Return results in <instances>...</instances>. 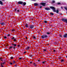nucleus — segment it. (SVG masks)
<instances>
[{
	"label": "nucleus",
	"mask_w": 67,
	"mask_h": 67,
	"mask_svg": "<svg viewBox=\"0 0 67 67\" xmlns=\"http://www.w3.org/2000/svg\"><path fill=\"white\" fill-rule=\"evenodd\" d=\"M26 53V52H24V54H25V53Z\"/></svg>",
	"instance_id": "nucleus-47"
},
{
	"label": "nucleus",
	"mask_w": 67,
	"mask_h": 67,
	"mask_svg": "<svg viewBox=\"0 0 67 67\" xmlns=\"http://www.w3.org/2000/svg\"><path fill=\"white\" fill-rule=\"evenodd\" d=\"M12 45H14V46H15H15H16V44H12Z\"/></svg>",
	"instance_id": "nucleus-21"
},
{
	"label": "nucleus",
	"mask_w": 67,
	"mask_h": 67,
	"mask_svg": "<svg viewBox=\"0 0 67 67\" xmlns=\"http://www.w3.org/2000/svg\"><path fill=\"white\" fill-rule=\"evenodd\" d=\"M32 38L34 40H36V38H35V36H32Z\"/></svg>",
	"instance_id": "nucleus-17"
},
{
	"label": "nucleus",
	"mask_w": 67,
	"mask_h": 67,
	"mask_svg": "<svg viewBox=\"0 0 67 67\" xmlns=\"http://www.w3.org/2000/svg\"><path fill=\"white\" fill-rule=\"evenodd\" d=\"M62 21H64V22H66V23H67V19H63Z\"/></svg>",
	"instance_id": "nucleus-2"
},
{
	"label": "nucleus",
	"mask_w": 67,
	"mask_h": 67,
	"mask_svg": "<svg viewBox=\"0 0 67 67\" xmlns=\"http://www.w3.org/2000/svg\"><path fill=\"white\" fill-rule=\"evenodd\" d=\"M64 60L63 59H62L61 60V62H64Z\"/></svg>",
	"instance_id": "nucleus-30"
},
{
	"label": "nucleus",
	"mask_w": 67,
	"mask_h": 67,
	"mask_svg": "<svg viewBox=\"0 0 67 67\" xmlns=\"http://www.w3.org/2000/svg\"><path fill=\"white\" fill-rule=\"evenodd\" d=\"M13 48H14H14H15V47H14Z\"/></svg>",
	"instance_id": "nucleus-48"
},
{
	"label": "nucleus",
	"mask_w": 67,
	"mask_h": 67,
	"mask_svg": "<svg viewBox=\"0 0 67 67\" xmlns=\"http://www.w3.org/2000/svg\"><path fill=\"white\" fill-rule=\"evenodd\" d=\"M50 14L51 15H53L54 14H53V13H50Z\"/></svg>",
	"instance_id": "nucleus-28"
},
{
	"label": "nucleus",
	"mask_w": 67,
	"mask_h": 67,
	"mask_svg": "<svg viewBox=\"0 0 67 67\" xmlns=\"http://www.w3.org/2000/svg\"><path fill=\"white\" fill-rule=\"evenodd\" d=\"M33 1H35V0H32Z\"/></svg>",
	"instance_id": "nucleus-58"
},
{
	"label": "nucleus",
	"mask_w": 67,
	"mask_h": 67,
	"mask_svg": "<svg viewBox=\"0 0 67 67\" xmlns=\"http://www.w3.org/2000/svg\"><path fill=\"white\" fill-rule=\"evenodd\" d=\"M50 8L52 9V10H53V12H56L57 13H58V10H57L56 11V10H55V8L54 7H50Z\"/></svg>",
	"instance_id": "nucleus-1"
},
{
	"label": "nucleus",
	"mask_w": 67,
	"mask_h": 67,
	"mask_svg": "<svg viewBox=\"0 0 67 67\" xmlns=\"http://www.w3.org/2000/svg\"><path fill=\"white\" fill-rule=\"evenodd\" d=\"M29 27L30 29H33V27H34V25H31L29 26Z\"/></svg>",
	"instance_id": "nucleus-4"
},
{
	"label": "nucleus",
	"mask_w": 67,
	"mask_h": 67,
	"mask_svg": "<svg viewBox=\"0 0 67 67\" xmlns=\"http://www.w3.org/2000/svg\"><path fill=\"white\" fill-rule=\"evenodd\" d=\"M22 4H23V5H24H24H26V3L24 2V3L23 2V3Z\"/></svg>",
	"instance_id": "nucleus-13"
},
{
	"label": "nucleus",
	"mask_w": 67,
	"mask_h": 67,
	"mask_svg": "<svg viewBox=\"0 0 67 67\" xmlns=\"http://www.w3.org/2000/svg\"><path fill=\"white\" fill-rule=\"evenodd\" d=\"M33 65H34V66H36V64H35V63H34Z\"/></svg>",
	"instance_id": "nucleus-23"
},
{
	"label": "nucleus",
	"mask_w": 67,
	"mask_h": 67,
	"mask_svg": "<svg viewBox=\"0 0 67 67\" xmlns=\"http://www.w3.org/2000/svg\"><path fill=\"white\" fill-rule=\"evenodd\" d=\"M21 59H22V58H19V59H20V60Z\"/></svg>",
	"instance_id": "nucleus-37"
},
{
	"label": "nucleus",
	"mask_w": 67,
	"mask_h": 67,
	"mask_svg": "<svg viewBox=\"0 0 67 67\" xmlns=\"http://www.w3.org/2000/svg\"><path fill=\"white\" fill-rule=\"evenodd\" d=\"M25 26H26V27H28L29 26L27 24H26V25H25Z\"/></svg>",
	"instance_id": "nucleus-12"
},
{
	"label": "nucleus",
	"mask_w": 67,
	"mask_h": 67,
	"mask_svg": "<svg viewBox=\"0 0 67 67\" xmlns=\"http://www.w3.org/2000/svg\"><path fill=\"white\" fill-rule=\"evenodd\" d=\"M9 64H10V65H12L13 64V63H12L11 62L9 63Z\"/></svg>",
	"instance_id": "nucleus-27"
},
{
	"label": "nucleus",
	"mask_w": 67,
	"mask_h": 67,
	"mask_svg": "<svg viewBox=\"0 0 67 67\" xmlns=\"http://www.w3.org/2000/svg\"><path fill=\"white\" fill-rule=\"evenodd\" d=\"M14 41H16V39H14Z\"/></svg>",
	"instance_id": "nucleus-32"
},
{
	"label": "nucleus",
	"mask_w": 67,
	"mask_h": 67,
	"mask_svg": "<svg viewBox=\"0 0 67 67\" xmlns=\"http://www.w3.org/2000/svg\"><path fill=\"white\" fill-rule=\"evenodd\" d=\"M14 38V37H13V38H12V40H13V39Z\"/></svg>",
	"instance_id": "nucleus-41"
},
{
	"label": "nucleus",
	"mask_w": 67,
	"mask_h": 67,
	"mask_svg": "<svg viewBox=\"0 0 67 67\" xmlns=\"http://www.w3.org/2000/svg\"><path fill=\"white\" fill-rule=\"evenodd\" d=\"M15 12H17L18 13L20 12V10H18L17 9H15Z\"/></svg>",
	"instance_id": "nucleus-3"
},
{
	"label": "nucleus",
	"mask_w": 67,
	"mask_h": 67,
	"mask_svg": "<svg viewBox=\"0 0 67 67\" xmlns=\"http://www.w3.org/2000/svg\"><path fill=\"white\" fill-rule=\"evenodd\" d=\"M53 52H55V50H53Z\"/></svg>",
	"instance_id": "nucleus-49"
},
{
	"label": "nucleus",
	"mask_w": 67,
	"mask_h": 67,
	"mask_svg": "<svg viewBox=\"0 0 67 67\" xmlns=\"http://www.w3.org/2000/svg\"><path fill=\"white\" fill-rule=\"evenodd\" d=\"M0 24H1V25H3L5 24V23H1Z\"/></svg>",
	"instance_id": "nucleus-10"
},
{
	"label": "nucleus",
	"mask_w": 67,
	"mask_h": 67,
	"mask_svg": "<svg viewBox=\"0 0 67 67\" xmlns=\"http://www.w3.org/2000/svg\"><path fill=\"white\" fill-rule=\"evenodd\" d=\"M20 46V45H18V47H19Z\"/></svg>",
	"instance_id": "nucleus-51"
},
{
	"label": "nucleus",
	"mask_w": 67,
	"mask_h": 67,
	"mask_svg": "<svg viewBox=\"0 0 67 67\" xmlns=\"http://www.w3.org/2000/svg\"><path fill=\"white\" fill-rule=\"evenodd\" d=\"M42 63V64H44V63H45V62H43Z\"/></svg>",
	"instance_id": "nucleus-39"
},
{
	"label": "nucleus",
	"mask_w": 67,
	"mask_h": 67,
	"mask_svg": "<svg viewBox=\"0 0 67 67\" xmlns=\"http://www.w3.org/2000/svg\"><path fill=\"white\" fill-rule=\"evenodd\" d=\"M42 8V6H40V8Z\"/></svg>",
	"instance_id": "nucleus-42"
},
{
	"label": "nucleus",
	"mask_w": 67,
	"mask_h": 67,
	"mask_svg": "<svg viewBox=\"0 0 67 67\" xmlns=\"http://www.w3.org/2000/svg\"><path fill=\"white\" fill-rule=\"evenodd\" d=\"M13 47H10L9 48V49H11V48H12Z\"/></svg>",
	"instance_id": "nucleus-24"
},
{
	"label": "nucleus",
	"mask_w": 67,
	"mask_h": 67,
	"mask_svg": "<svg viewBox=\"0 0 67 67\" xmlns=\"http://www.w3.org/2000/svg\"><path fill=\"white\" fill-rule=\"evenodd\" d=\"M44 38H46L47 37V36L46 35H44Z\"/></svg>",
	"instance_id": "nucleus-19"
},
{
	"label": "nucleus",
	"mask_w": 67,
	"mask_h": 67,
	"mask_svg": "<svg viewBox=\"0 0 67 67\" xmlns=\"http://www.w3.org/2000/svg\"><path fill=\"white\" fill-rule=\"evenodd\" d=\"M15 62L14 61H13V64H14V63H15Z\"/></svg>",
	"instance_id": "nucleus-38"
},
{
	"label": "nucleus",
	"mask_w": 67,
	"mask_h": 67,
	"mask_svg": "<svg viewBox=\"0 0 67 67\" xmlns=\"http://www.w3.org/2000/svg\"><path fill=\"white\" fill-rule=\"evenodd\" d=\"M41 37L42 38H45V37H44V35L42 36H41Z\"/></svg>",
	"instance_id": "nucleus-22"
},
{
	"label": "nucleus",
	"mask_w": 67,
	"mask_h": 67,
	"mask_svg": "<svg viewBox=\"0 0 67 67\" xmlns=\"http://www.w3.org/2000/svg\"><path fill=\"white\" fill-rule=\"evenodd\" d=\"M59 36L60 37H61V38H62V35L60 34V35H59Z\"/></svg>",
	"instance_id": "nucleus-16"
},
{
	"label": "nucleus",
	"mask_w": 67,
	"mask_h": 67,
	"mask_svg": "<svg viewBox=\"0 0 67 67\" xmlns=\"http://www.w3.org/2000/svg\"><path fill=\"white\" fill-rule=\"evenodd\" d=\"M66 57L67 58V56H66Z\"/></svg>",
	"instance_id": "nucleus-57"
},
{
	"label": "nucleus",
	"mask_w": 67,
	"mask_h": 67,
	"mask_svg": "<svg viewBox=\"0 0 67 67\" xmlns=\"http://www.w3.org/2000/svg\"><path fill=\"white\" fill-rule=\"evenodd\" d=\"M4 38H5V39L7 38V37L5 36L4 37Z\"/></svg>",
	"instance_id": "nucleus-36"
},
{
	"label": "nucleus",
	"mask_w": 67,
	"mask_h": 67,
	"mask_svg": "<svg viewBox=\"0 0 67 67\" xmlns=\"http://www.w3.org/2000/svg\"><path fill=\"white\" fill-rule=\"evenodd\" d=\"M65 9L67 11V7H64Z\"/></svg>",
	"instance_id": "nucleus-26"
},
{
	"label": "nucleus",
	"mask_w": 67,
	"mask_h": 67,
	"mask_svg": "<svg viewBox=\"0 0 67 67\" xmlns=\"http://www.w3.org/2000/svg\"><path fill=\"white\" fill-rule=\"evenodd\" d=\"M46 3H41V4L42 5H43V6H45V4Z\"/></svg>",
	"instance_id": "nucleus-6"
},
{
	"label": "nucleus",
	"mask_w": 67,
	"mask_h": 67,
	"mask_svg": "<svg viewBox=\"0 0 67 67\" xmlns=\"http://www.w3.org/2000/svg\"><path fill=\"white\" fill-rule=\"evenodd\" d=\"M30 57H32V55H30Z\"/></svg>",
	"instance_id": "nucleus-50"
},
{
	"label": "nucleus",
	"mask_w": 67,
	"mask_h": 67,
	"mask_svg": "<svg viewBox=\"0 0 67 67\" xmlns=\"http://www.w3.org/2000/svg\"><path fill=\"white\" fill-rule=\"evenodd\" d=\"M0 4L1 5H3V3H2V1H0Z\"/></svg>",
	"instance_id": "nucleus-15"
},
{
	"label": "nucleus",
	"mask_w": 67,
	"mask_h": 67,
	"mask_svg": "<svg viewBox=\"0 0 67 67\" xmlns=\"http://www.w3.org/2000/svg\"><path fill=\"white\" fill-rule=\"evenodd\" d=\"M49 45V44H48V45Z\"/></svg>",
	"instance_id": "nucleus-59"
},
{
	"label": "nucleus",
	"mask_w": 67,
	"mask_h": 67,
	"mask_svg": "<svg viewBox=\"0 0 67 67\" xmlns=\"http://www.w3.org/2000/svg\"><path fill=\"white\" fill-rule=\"evenodd\" d=\"M47 34H48V35H49V34H50V33H49V32H47Z\"/></svg>",
	"instance_id": "nucleus-29"
},
{
	"label": "nucleus",
	"mask_w": 67,
	"mask_h": 67,
	"mask_svg": "<svg viewBox=\"0 0 67 67\" xmlns=\"http://www.w3.org/2000/svg\"><path fill=\"white\" fill-rule=\"evenodd\" d=\"M0 59L1 61H2V58H0Z\"/></svg>",
	"instance_id": "nucleus-33"
},
{
	"label": "nucleus",
	"mask_w": 67,
	"mask_h": 67,
	"mask_svg": "<svg viewBox=\"0 0 67 67\" xmlns=\"http://www.w3.org/2000/svg\"><path fill=\"white\" fill-rule=\"evenodd\" d=\"M38 62H40V60H38Z\"/></svg>",
	"instance_id": "nucleus-56"
},
{
	"label": "nucleus",
	"mask_w": 67,
	"mask_h": 67,
	"mask_svg": "<svg viewBox=\"0 0 67 67\" xmlns=\"http://www.w3.org/2000/svg\"><path fill=\"white\" fill-rule=\"evenodd\" d=\"M61 8L62 9H63V7H61Z\"/></svg>",
	"instance_id": "nucleus-55"
},
{
	"label": "nucleus",
	"mask_w": 67,
	"mask_h": 67,
	"mask_svg": "<svg viewBox=\"0 0 67 67\" xmlns=\"http://www.w3.org/2000/svg\"><path fill=\"white\" fill-rule=\"evenodd\" d=\"M18 4H23V2L19 1L18 2Z\"/></svg>",
	"instance_id": "nucleus-5"
},
{
	"label": "nucleus",
	"mask_w": 67,
	"mask_h": 67,
	"mask_svg": "<svg viewBox=\"0 0 67 67\" xmlns=\"http://www.w3.org/2000/svg\"><path fill=\"white\" fill-rule=\"evenodd\" d=\"M43 50L44 52H45V51H46V50L43 49Z\"/></svg>",
	"instance_id": "nucleus-34"
},
{
	"label": "nucleus",
	"mask_w": 67,
	"mask_h": 67,
	"mask_svg": "<svg viewBox=\"0 0 67 67\" xmlns=\"http://www.w3.org/2000/svg\"><path fill=\"white\" fill-rule=\"evenodd\" d=\"M1 67H3V65H4V64H2V63H1Z\"/></svg>",
	"instance_id": "nucleus-14"
},
{
	"label": "nucleus",
	"mask_w": 67,
	"mask_h": 67,
	"mask_svg": "<svg viewBox=\"0 0 67 67\" xmlns=\"http://www.w3.org/2000/svg\"><path fill=\"white\" fill-rule=\"evenodd\" d=\"M2 63V64H5V62H3V63Z\"/></svg>",
	"instance_id": "nucleus-35"
},
{
	"label": "nucleus",
	"mask_w": 67,
	"mask_h": 67,
	"mask_svg": "<svg viewBox=\"0 0 67 67\" xmlns=\"http://www.w3.org/2000/svg\"><path fill=\"white\" fill-rule=\"evenodd\" d=\"M2 0V1H4L5 0Z\"/></svg>",
	"instance_id": "nucleus-54"
},
{
	"label": "nucleus",
	"mask_w": 67,
	"mask_h": 67,
	"mask_svg": "<svg viewBox=\"0 0 67 67\" xmlns=\"http://www.w3.org/2000/svg\"><path fill=\"white\" fill-rule=\"evenodd\" d=\"M29 49H30V47H27L25 49L26 50H29Z\"/></svg>",
	"instance_id": "nucleus-8"
},
{
	"label": "nucleus",
	"mask_w": 67,
	"mask_h": 67,
	"mask_svg": "<svg viewBox=\"0 0 67 67\" xmlns=\"http://www.w3.org/2000/svg\"><path fill=\"white\" fill-rule=\"evenodd\" d=\"M12 31H14V29H12Z\"/></svg>",
	"instance_id": "nucleus-43"
},
{
	"label": "nucleus",
	"mask_w": 67,
	"mask_h": 67,
	"mask_svg": "<svg viewBox=\"0 0 67 67\" xmlns=\"http://www.w3.org/2000/svg\"><path fill=\"white\" fill-rule=\"evenodd\" d=\"M15 67H16V65H15Z\"/></svg>",
	"instance_id": "nucleus-53"
},
{
	"label": "nucleus",
	"mask_w": 67,
	"mask_h": 67,
	"mask_svg": "<svg viewBox=\"0 0 67 67\" xmlns=\"http://www.w3.org/2000/svg\"><path fill=\"white\" fill-rule=\"evenodd\" d=\"M32 62H30V64H32Z\"/></svg>",
	"instance_id": "nucleus-46"
},
{
	"label": "nucleus",
	"mask_w": 67,
	"mask_h": 67,
	"mask_svg": "<svg viewBox=\"0 0 67 67\" xmlns=\"http://www.w3.org/2000/svg\"><path fill=\"white\" fill-rule=\"evenodd\" d=\"M67 34H66L65 35H63V37H65V38H66L67 37Z\"/></svg>",
	"instance_id": "nucleus-7"
},
{
	"label": "nucleus",
	"mask_w": 67,
	"mask_h": 67,
	"mask_svg": "<svg viewBox=\"0 0 67 67\" xmlns=\"http://www.w3.org/2000/svg\"><path fill=\"white\" fill-rule=\"evenodd\" d=\"M45 9L46 10H49L50 9L49 8H45Z\"/></svg>",
	"instance_id": "nucleus-9"
},
{
	"label": "nucleus",
	"mask_w": 67,
	"mask_h": 67,
	"mask_svg": "<svg viewBox=\"0 0 67 67\" xmlns=\"http://www.w3.org/2000/svg\"><path fill=\"white\" fill-rule=\"evenodd\" d=\"M44 22L45 23H47V21H44Z\"/></svg>",
	"instance_id": "nucleus-20"
},
{
	"label": "nucleus",
	"mask_w": 67,
	"mask_h": 67,
	"mask_svg": "<svg viewBox=\"0 0 67 67\" xmlns=\"http://www.w3.org/2000/svg\"><path fill=\"white\" fill-rule=\"evenodd\" d=\"M26 39H27V37H26Z\"/></svg>",
	"instance_id": "nucleus-52"
},
{
	"label": "nucleus",
	"mask_w": 67,
	"mask_h": 67,
	"mask_svg": "<svg viewBox=\"0 0 67 67\" xmlns=\"http://www.w3.org/2000/svg\"><path fill=\"white\" fill-rule=\"evenodd\" d=\"M61 58H62V57H58L59 59H61Z\"/></svg>",
	"instance_id": "nucleus-31"
},
{
	"label": "nucleus",
	"mask_w": 67,
	"mask_h": 67,
	"mask_svg": "<svg viewBox=\"0 0 67 67\" xmlns=\"http://www.w3.org/2000/svg\"><path fill=\"white\" fill-rule=\"evenodd\" d=\"M55 1H53L52 2V3H55Z\"/></svg>",
	"instance_id": "nucleus-25"
},
{
	"label": "nucleus",
	"mask_w": 67,
	"mask_h": 67,
	"mask_svg": "<svg viewBox=\"0 0 67 67\" xmlns=\"http://www.w3.org/2000/svg\"><path fill=\"white\" fill-rule=\"evenodd\" d=\"M44 38H46L47 37V36L46 35H44Z\"/></svg>",
	"instance_id": "nucleus-18"
},
{
	"label": "nucleus",
	"mask_w": 67,
	"mask_h": 67,
	"mask_svg": "<svg viewBox=\"0 0 67 67\" xmlns=\"http://www.w3.org/2000/svg\"><path fill=\"white\" fill-rule=\"evenodd\" d=\"M60 4V3H58V4Z\"/></svg>",
	"instance_id": "nucleus-40"
},
{
	"label": "nucleus",
	"mask_w": 67,
	"mask_h": 67,
	"mask_svg": "<svg viewBox=\"0 0 67 67\" xmlns=\"http://www.w3.org/2000/svg\"><path fill=\"white\" fill-rule=\"evenodd\" d=\"M7 36H10V35H9V34Z\"/></svg>",
	"instance_id": "nucleus-45"
},
{
	"label": "nucleus",
	"mask_w": 67,
	"mask_h": 67,
	"mask_svg": "<svg viewBox=\"0 0 67 67\" xmlns=\"http://www.w3.org/2000/svg\"><path fill=\"white\" fill-rule=\"evenodd\" d=\"M11 59H13V57H11Z\"/></svg>",
	"instance_id": "nucleus-44"
},
{
	"label": "nucleus",
	"mask_w": 67,
	"mask_h": 67,
	"mask_svg": "<svg viewBox=\"0 0 67 67\" xmlns=\"http://www.w3.org/2000/svg\"><path fill=\"white\" fill-rule=\"evenodd\" d=\"M34 5L35 6H37V5H38V4L37 3H35L34 4Z\"/></svg>",
	"instance_id": "nucleus-11"
}]
</instances>
